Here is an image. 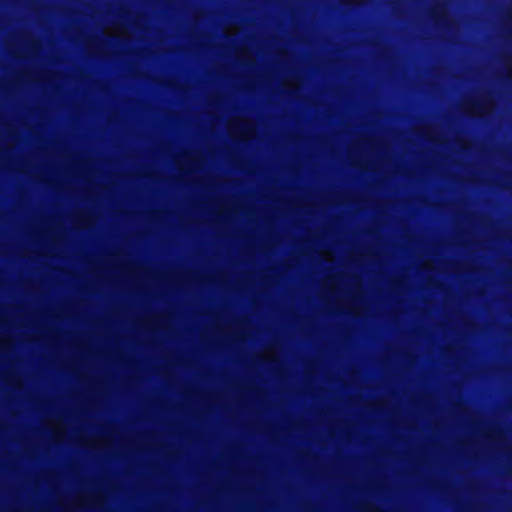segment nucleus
Instances as JSON below:
<instances>
[{
	"mask_svg": "<svg viewBox=\"0 0 512 512\" xmlns=\"http://www.w3.org/2000/svg\"><path fill=\"white\" fill-rule=\"evenodd\" d=\"M262 3H263V4H266L267 2H266V1H263Z\"/></svg>",
	"mask_w": 512,
	"mask_h": 512,
	"instance_id": "nucleus-1",
	"label": "nucleus"
},
{
	"mask_svg": "<svg viewBox=\"0 0 512 512\" xmlns=\"http://www.w3.org/2000/svg\"><path fill=\"white\" fill-rule=\"evenodd\" d=\"M324 3H325V4H328L329 2H328V1H325Z\"/></svg>",
	"mask_w": 512,
	"mask_h": 512,
	"instance_id": "nucleus-2",
	"label": "nucleus"
},
{
	"mask_svg": "<svg viewBox=\"0 0 512 512\" xmlns=\"http://www.w3.org/2000/svg\"><path fill=\"white\" fill-rule=\"evenodd\" d=\"M340 3H341V4H344L345 2H344V1H341Z\"/></svg>",
	"mask_w": 512,
	"mask_h": 512,
	"instance_id": "nucleus-3",
	"label": "nucleus"
},
{
	"mask_svg": "<svg viewBox=\"0 0 512 512\" xmlns=\"http://www.w3.org/2000/svg\"><path fill=\"white\" fill-rule=\"evenodd\" d=\"M390 3H391V4H394L395 2H394V1H391Z\"/></svg>",
	"mask_w": 512,
	"mask_h": 512,
	"instance_id": "nucleus-4",
	"label": "nucleus"
},
{
	"mask_svg": "<svg viewBox=\"0 0 512 512\" xmlns=\"http://www.w3.org/2000/svg\"><path fill=\"white\" fill-rule=\"evenodd\" d=\"M435 3H436V4H439L440 2H439V1H436Z\"/></svg>",
	"mask_w": 512,
	"mask_h": 512,
	"instance_id": "nucleus-5",
	"label": "nucleus"
},
{
	"mask_svg": "<svg viewBox=\"0 0 512 512\" xmlns=\"http://www.w3.org/2000/svg\"><path fill=\"white\" fill-rule=\"evenodd\" d=\"M148 2L147 1H144V4H147Z\"/></svg>",
	"mask_w": 512,
	"mask_h": 512,
	"instance_id": "nucleus-6",
	"label": "nucleus"
},
{
	"mask_svg": "<svg viewBox=\"0 0 512 512\" xmlns=\"http://www.w3.org/2000/svg\"><path fill=\"white\" fill-rule=\"evenodd\" d=\"M2 3H3V2H2V1H0V4H2Z\"/></svg>",
	"mask_w": 512,
	"mask_h": 512,
	"instance_id": "nucleus-7",
	"label": "nucleus"
}]
</instances>
